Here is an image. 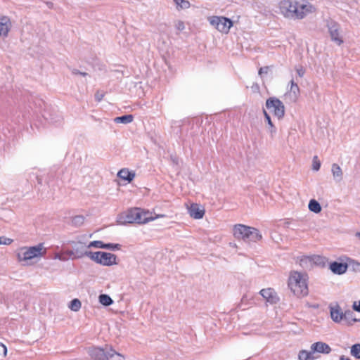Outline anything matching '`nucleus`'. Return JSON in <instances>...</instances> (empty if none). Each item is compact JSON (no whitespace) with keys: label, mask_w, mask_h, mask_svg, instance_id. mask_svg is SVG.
I'll return each instance as SVG.
<instances>
[{"label":"nucleus","mask_w":360,"mask_h":360,"mask_svg":"<svg viewBox=\"0 0 360 360\" xmlns=\"http://www.w3.org/2000/svg\"><path fill=\"white\" fill-rule=\"evenodd\" d=\"M296 72L299 77H302L305 73V70L302 66H299L296 68Z\"/></svg>","instance_id":"40"},{"label":"nucleus","mask_w":360,"mask_h":360,"mask_svg":"<svg viewBox=\"0 0 360 360\" xmlns=\"http://www.w3.org/2000/svg\"><path fill=\"white\" fill-rule=\"evenodd\" d=\"M269 68L268 67H262L259 70V75H262L263 74H267Z\"/></svg>","instance_id":"43"},{"label":"nucleus","mask_w":360,"mask_h":360,"mask_svg":"<svg viewBox=\"0 0 360 360\" xmlns=\"http://www.w3.org/2000/svg\"><path fill=\"white\" fill-rule=\"evenodd\" d=\"M72 73H73L74 75H79V73H81V72H80L79 70H78L74 69V70H72Z\"/></svg>","instance_id":"50"},{"label":"nucleus","mask_w":360,"mask_h":360,"mask_svg":"<svg viewBox=\"0 0 360 360\" xmlns=\"http://www.w3.org/2000/svg\"><path fill=\"white\" fill-rule=\"evenodd\" d=\"M352 307H353L354 310L359 312L360 311V301H359L358 303L356 302H354Z\"/></svg>","instance_id":"44"},{"label":"nucleus","mask_w":360,"mask_h":360,"mask_svg":"<svg viewBox=\"0 0 360 360\" xmlns=\"http://www.w3.org/2000/svg\"><path fill=\"white\" fill-rule=\"evenodd\" d=\"M98 298L100 303L104 306L108 307L113 303L112 298L106 294L100 295Z\"/></svg>","instance_id":"24"},{"label":"nucleus","mask_w":360,"mask_h":360,"mask_svg":"<svg viewBox=\"0 0 360 360\" xmlns=\"http://www.w3.org/2000/svg\"><path fill=\"white\" fill-rule=\"evenodd\" d=\"M298 358L300 360H314L315 357L314 356V352H312V349L310 351L307 350H301L299 352Z\"/></svg>","instance_id":"20"},{"label":"nucleus","mask_w":360,"mask_h":360,"mask_svg":"<svg viewBox=\"0 0 360 360\" xmlns=\"http://www.w3.org/2000/svg\"><path fill=\"white\" fill-rule=\"evenodd\" d=\"M356 236L358 237L360 239V232H357L356 233Z\"/></svg>","instance_id":"52"},{"label":"nucleus","mask_w":360,"mask_h":360,"mask_svg":"<svg viewBox=\"0 0 360 360\" xmlns=\"http://www.w3.org/2000/svg\"><path fill=\"white\" fill-rule=\"evenodd\" d=\"M185 27H184V24H178L177 25V30L181 31V30H184Z\"/></svg>","instance_id":"48"},{"label":"nucleus","mask_w":360,"mask_h":360,"mask_svg":"<svg viewBox=\"0 0 360 360\" xmlns=\"http://www.w3.org/2000/svg\"><path fill=\"white\" fill-rule=\"evenodd\" d=\"M188 214L191 217L195 219H202L205 214L204 208L201 207L197 203H193L188 207Z\"/></svg>","instance_id":"12"},{"label":"nucleus","mask_w":360,"mask_h":360,"mask_svg":"<svg viewBox=\"0 0 360 360\" xmlns=\"http://www.w3.org/2000/svg\"><path fill=\"white\" fill-rule=\"evenodd\" d=\"M328 28L331 41L338 46L342 44L344 32L341 30L340 24H330L328 25Z\"/></svg>","instance_id":"8"},{"label":"nucleus","mask_w":360,"mask_h":360,"mask_svg":"<svg viewBox=\"0 0 360 360\" xmlns=\"http://www.w3.org/2000/svg\"><path fill=\"white\" fill-rule=\"evenodd\" d=\"M107 346L101 347H90L88 349V354L93 360H105L106 358Z\"/></svg>","instance_id":"9"},{"label":"nucleus","mask_w":360,"mask_h":360,"mask_svg":"<svg viewBox=\"0 0 360 360\" xmlns=\"http://www.w3.org/2000/svg\"><path fill=\"white\" fill-rule=\"evenodd\" d=\"M134 120L132 115H125L120 117H117L114 119L115 123L129 124Z\"/></svg>","instance_id":"22"},{"label":"nucleus","mask_w":360,"mask_h":360,"mask_svg":"<svg viewBox=\"0 0 360 360\" xmlns=\"http://www.w3.org/2000/svg\"><path fill=\"white\" fill-rule=\"evenodd\" d=\"M350 354L357 359H360V343L354 344L351 347Z\"/></svg>","instance_id":"29"},{"label":"nucleus","mask_w":360,"mask_h":360,"mask_svg":"<svg viewBox=\"0 0 360 360\" xmlns=\"http://www.w3.org/2000/svg\"><path fill=\"white\" fill-rule=\"evenodd\" d=\"M0 238H1V244L10 245L13 242V240L11 238H6V237H0Z\"/></svg>","instance_id":"39"},{"label":"nucleus","mask_w":360,"mask_h":360,"mask_svg":"<svg viewBox=\"0 0 360 360\" xmlns=\"http://www.w3.org/2000/svg\"><path fill=\"white\" fill-rule=\"evenodd\" d=\"M308 276L304 273L292 271L288 278V286L293 294L297 297H304L308 295Z\"/></svg>","instance_id":"3"},{"label":"nucleus","mask_w":360,"mask_h":360,"mask_svg":"<svg viewBox=\"0 0 360 360\" xmlns=\"http://www.w3.org/2000/svg\"><path fill=\"white\" fill-rule=\"evenodd\" d=\"M7 349L4 345L0 343V356L5 355L6 354Z\"/></svg>","instance_id":"42"},{"label":"nucleus","mask_w":360,"mask_h":360,"mask_svg":"<svg viewBox=\"0 0 360 360\" xmlns=\"http://www.w3.org/2000/svg\"><path fill=\"white\" fill-rule=\"evenodd\" d=\"M33 177L37 179L39 184H42V179L37 173H32L30 176V178L31 180H32Z\"/></svg>","instance_id":"38"},{"label":"nucleus","mask_w":360,"mask_h":360,"mask_svg":"<svg viewBox=\"0 0 360 360\" xmlns=\"http://www.w3.org/2000/svg\"><path fill=\"white\" fill-rule=\"evenodd\" d=\"M219 32L224 34H227L229 32L230 28L234 24H211Z\"/></svg>","instance_id":"23"},{"label":"nucleus","mask_w":360,"mask_h":360,"mask_svg":"<svg viewBox=\"0 0 360 360\" xmlns=\"http://www.w3.org/2000/svg\"><path fill=\"white\" fill-rule=\"evenodd\" d=\"M175 4H176L177 7H179L180 8H187L190 6L189 1L186 0H174Z\"/></svg>","instance_id":"33"},{"label":"nucleus","mask_w":360,"mask_h":360,"mask_svg":"<svg viewBox=\"0 0 360 360\" xmlns=\"http://www.w3.org/2000/svg\"><path fill=\"white\" fill-rule=\"evenodd\" d=\"M312 261V259L311 257L309 256H303L300 259V265L304 267L307 266V264L309 262L311 263Z\"/></svg>","instance_id":"35"},{"label":"nucleus","mask_w":360,"mask_h":360,"mask_svg":"<svg viewBox=\"0 0 360 360\" xmlns=\"http://www.w3.org/2000/svg\"><path fill=\"white\" fill-rule=\"evenodd\" d=\"M64 255H65V256H66L68 257V259L69 258H72V259L75 258V251L74 250H66L64 252Z\"/></svg>","instance_id":"41"},{"label":"nucleus","mask_w":360,"mask_h":360,"mask_svg":"<svg viewBox=\"0 0 360 360\" xmlns=\"http://www.w3.org/2000/svg\"><path fill=\"white\" fill-rule=\"evenodd\" d=\"M321 167V162L318 158V156L315 155L312 160V169L314 171H319Z\"/></svg>","instance_id":"34"},{"label":"nucleus","mask_w":360,"mask_h":360,"mask_svg":"<svg viewBox=\"0 0 360 360\" xmlns=\"http://www.w3.org/2000/svg\"><path fill=\"white\" fill-rule=\"evenodd\" d=\"M86 255L92 261L103 266H112L117 264V256L112 253L106 252L86 251Z\"/></svg>","instance_id":"5"},{"label":"nucleus","mask_w":360,"mask_h":360,"mask_svg":"<svg viewBox=\"0 0 360 360\" xmlns=\"http://www.w3.org/2000/svg\"><path fill=\"white\" fill-rule=\"evenodd\" d=\"M311 349H312V352H319L321 354H328L331 352L330 347L323 342H316L313 343L311 345Z\"/></svg>","instance_id":"14"},{"label":"nucleus","mask_w":360,"mask_h":360,"mask_svg":"<svg viewBox=\"0 0 360 360\" xmlns=\"http://www.w3.org/2000/svg\"><path fill=\"white\" fill-rule=\"evenodd\" d=\"M81 302L78 299H74L70 302L69 307L74 311H77L81 308Z\"/></svg>","instance_id":"31"},{"label":"nucleus","mask_w":360,"mask_h":360,"mask_svg":"<svg viewBox=\"0 0 360 360\" xmlns=\"http://www.w3.org/2000/svg\"><path fill=\"white\" fill-rule=\"evenodd\" d=\"M43 249V244L39 243L35 246H31L29 248H23L21 252L18 253V259L19 261H27L35 257H38L43 255L41 252Z\"/></svg>","instance_id":"6"},{"label":"nucleus","mask_w":360,"mask_h":360,"mask_svg":"<svg viewBox=\"0 0 360 360\" xmlns=\"http://www.w3.org/2000/svg\"><path fill=\"white\" fill-rule=\"evenodd\" d=\"M329 269L333 274L342 275L347 271L348 265L347 263L333 262L330 264Z\"/></svg>","instance_id":"13"},{"label":"nucleus","mask_w":360,"mask_h":360,"mask_svg":"<svg viewBox=\"0 0 360 360\" xmlns=\"http://www.w3.org/2000/svg\"><path fill=\"white\" fill-rule=\"evenodd\" d=\"M259 294L270 304H276L278 302L279 298L276 292L272 288L262 289Z\"/></svg>","instance_id":"11"},{"label":"nucleus","mask_w":360,"mask_h":360,"mask_svg":"<svg viewBox=\"0 0 360 360\" xmlns=\"http://www.w3.org/2000/svg\"><path fill=\"white\" fill-rule=\"evenodd\" d=\"M44 118L49 121L51 123H57L58 121H60V116L58 115H51L48 113L47 112H44V113L42 115Z\"/></svg>","instance_id":"25"},{"label":"nucleus","mask_w":360,"mask_h":360,"mask_svg":"<svg viewBox=\"0 0 360 360\" xmlns=\"http://www.w3.org/2000/svg\"><path fill=\"white\" fill-rule=\"evenodd\" d=\"M330 313L332 320L335 323H340L343 320V312L340 307L336 304L334 307H330Z\"/></svg>","instance_id":"15"},{"label":"nucleus","mask_w":360,"mask_h":360,"mask_svg":"<svg viewBox=\"0 0 360 360\" xmlns=\"http://www.w3.org/2000/svg\"><path fill=\"white\" fill-rule=\"evenodd\" d=\"M84 256H86V251L84 252L79 250V248H77L75 250V258H82Z\"/></svg>","instance_id":"37"},{"label":"nucleus","mask_w":360,"mask_h":360,"mask_svg":"<svg viewBox=\"0 0 360 360\" xmlns=\"http://www.w3.org/2000/svg\"><path fill=\"white\" fill-rule=\"evenodd\" d=\"M263 113L265 117V120L269 125V132L270 134L271 138H274L277 132V129L276 127L274 125L270 115L266 112L265 110H263Z\"/></svg>","instance_id":"19"},{"label":"nucleus","mask_w":360,"mask_h":360,"mask_svg":"<svg viewBox=\"0 0 360 360\" xmlns=\"http://www.w3.org/2000/svg\"><path fill=\"white\" fill-rule=\"evenodd\" d=\"M308 207L311 212H313L316 214H318L321 211V206L320 203L314 199H311L309 201Z\"/></svg>","instance_id":"21"},{"label":"nucleus","mask_w":360,"mask_h":360,"mask_svg":"<svg viewBox=\"0 0 360 360\" xmlns=\"http://www.w3.org/2000/svg\"><path fill=\"white\" fill-rule=\"evenodd\" d=\"M290 94H292L295 99H297L300 94V88L297 83L293 80L290 81Z\"/></svg>","instance_id":"27"},{"label":"nucleus","mask_w":360,"mask_h":360,"mask_svg":"<svg viewBox=\"0 0 360 360\" xmlns=\"http://www.w3.org/2000/svg\"><path fill=\"white\" fill-rule=\"evenodd\" d=\"M339 360H351L349 357L342 355L340 356Z\"/></svg>","instance_id":"49"},{"label":"nucleus","mask_w":360,"mask_h":360,"mask_svg":"<svg viewBox=\"0 0 360 360\" xmlns=\"http://www.w3.org/2000/svg\"><path fill=\"white\" fill-rule=\"evenodd\" d=\"M11 24H0V37H5L8 35L10 30Z\"/></svg>","instance_id":"32"},{"label":"nucleus","mask_w":360,"mask_h":360,"mask_svg":"<svg viewBox=\"0 0 360 360\" xmlns=\"http://www.w3.org/2000/svg\"><path fill=\"white\" fill-rule=\"evenodd\" d=\"M321 260H323V257H320V256H315L314 257V259H313V261L315 262V263H317L318 262L321 261Z\"/></svg>","instance_id":"46"},{"label":"nucleus","mask_w":360,"mask_h":360,"mask_svg":"<svg viewBox=\"0 0 360 360\" xmlns=\"http://www.w3.org/2000/svg\"><path fill=\"white\" fill-rule=\"evenodd\" d=\"M152 220H153V218L149 212L135 207L120 214L117 218V223L122 225L132 223L146 224Z\"/></svg>","instance_id":"2"},{"label":"nucleus","mask_w":360,"mask_h":360,"mask_svg":"<svg viewBox=\"0 0 360 360\" xmlns=\"http://www.w3.org/2000/svg\"><path fill=\"white\" fill-rule=\"evenodd\" d=\"M117 176L121 179L131 182L135 177V173L129 171L128 169L123 168L118 172Z\"/></svg>","instance_id":"18"},{"label":"nucleus","mask_w":360,"mask_h":360,"mask_svg":"<svg viewBox=\"0 0 360 360\" xmlns=\"http://www.w3.org/2000/svg\"><path fill=\"white\" fill-rule=\"evenodd\" d=\"M53 259H58L60 261H66V260H68V257L66 256H65L64 253L63 254L56 253L54 255Z\"/></svg>","instance_id":"36"},{"label":"nucleus","mask_w":360,"mask_h":360,"mask_svg":"<svg viewBox=\"0 0 360 360\" xmlns=\"http://www.w3.org/2000/svg\"><path fill=\"white\" fill-rule=\"evenodd\" d=\"M233 234L236 239L242 240L249 244L257 243L262 238V236L258 229L240 224H236L233 226Z\"/></svg>","instance_id":"4"},{"label":"nucleus","mask_w":360,"mask_h":360,"mask_svg":"<svg viewBox=\"0 0 360 360\" xmlns=\"http://www.w3.org/2000/svg\"><path fill=\"white\" fill-rule=\"evenodd\" d=\"M105 360H125L123 355L117 352L111 346H107Z\"/></svg>","instance_id":"17"},{"label":"nucleus","mask_w":360,"mask_h":360,"mask_svg":"<svg viewBox=\"0 0 360 360\" xmlns=\"http://www.w3.org/2000/svg\"><path fill=\"white\" fill-rule=\"evenodd\" d=\"M79 75H81L82 76H86V75H87V73L81 72V73H79Z\"/></svg>","instance_id":"51"},{"label":"nucleus","mask_w":360,"mask_h":360,"mask_svg":"<svg viewBox=\"0 0 360 360\" xmlns=\"http://www.w3.org/2000/svg\"><path fill=\"white\" fill-rule=\"evenodd\" d=\"M311 7L306 0H281L280 2L283 14L293 19L303 18Z\"/></svg>","instance_id":"1"},{"label":"nucleus","mask_w":360,"mask_h":360,"mask_svg":"<svg viewBox=\"0 0 360 360\" xmlns=\"http://www.w3.org/2000/svg\"><path fill=\"white\" fill-rule=\"evenodd\" d=\"M210 22H233L229 18L225 17L211 16L208 18Z\"/></svg>","instance_id":"28"},{"label":"nucleus","mask_w":360,"mask_h":360,"mask_svg":"<svg viewBox=\"0 0 360 360\" xmlns=\"http://www.w3.org/2000/svg\"><path fill=\"white\" fill-rule=\"evenodd\" d=\"M266 107L278 119L283 117L285 107L283 103L278 98L275 97L268 98L266 101Z\"/></svg>","instance_id":"7"},{"label":"nucleus","mask_w":360,"mask_h":360,"mask_svg":"<svg viewBox=\"0 0 360 360\" xmlns=\"http://www.w3.org/2000/svg\"><path fill=\"white\" fill-rule=\"evenodd\" d=\"M87 248H95L108 249L111 250H119L121 249V245L117 243H104L101 240H94L90 242Z\"/></svg>","instance_id":"10"},{"label":"nucleus","mask_w":360,"mask_h":360,"mask_svg":"<svg viewBox=\"0 0 360 360\" xmlns=\"http://www.w3.org/2000/svg\"><path fill=\"white\" fill-rule=\"evenodd\" d=\"M354 312L351 310H346L345 312H343V320L347 321L349 323H351V322H356L359 320L354 318Z\"/></svg>","instance_id":"26"},{"label":"nucleus","mask_w":360,"mask_h":360,"mask_svg":"<svg viewBox=\"0 0 360 360\" xmlns=\"http://www.w3.org/2000/svg\"><path fill=\"white\" fill-rule=\"evenodd\" d=\"M84 222V217L82 215H77L72 217V224L75 226H80Z\"/></svg>","instance_id":"30"},{"label":"nucleus","mask_w":360,"mask_h":360,"mask_svg":"<svg viewBox=\"0 0 360 360\" xmlns=\"http://www.w3.org/2000/svg\"><path fill=\"white\" fill-rule=\"evenodd\" d=\"M11 20L5 15H0V22H10Z\"/></svg>","instance_id":"45"},{"label":"nucleus","mask_w":360,"mask_h":360,"mask_svg":"<svg viewBox=\"0 0 360 360\" xmlns=\"http://www.w3.org/2000/svg\"><path fill=\"white\" fill-rule=\"evenodd\" d=\"M103 94H96L95 95V97H96V99L98 101H101V99L103 98Z\"/></svg>","instance_id":"47"},{"label":"nucleus","mask_w":360,"mask_h":360,"mask_svg":"<svg viewBox=\"0 0 360 360\" xmlns=\"http://www.w3.org/2000/svg\"><path fill=\"white\" fill-rule=\"evenodd\" d=\"M331 173L333 175V180L336 183H340L342 181L343 172H342L341 167L337 163L332 164Z\"/></svg>","instance_id":"16"}]
</instances>
